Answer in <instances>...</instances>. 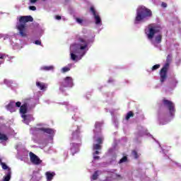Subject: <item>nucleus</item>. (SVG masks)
Instances as JSON below:
<instances>
[{"mask_svg": "<svg viewBox=\"0 0 181 181\" xmlns=\"http://www.w3.org/2000/svg\"><path fill=\"white\" fill-rule=\"evenodd\" d=\"M78 42L80 44H78V47L71 52V59L74 62H76V60L78 57L76 54H81V57H83V56L86 54V52L84 51V49L88 47V41L87 40V38L86 37H80L78 38Z\"/></svg>", "mask_w": 181, "mask_h": 181, "instance_id": "obj_1", "label": "nucleus"}, {"mask_svg": "<svg viewBox=\"0 0 181 181\" xmlns=\"http://www.w3.org/2000/svg\"><path fill=\"white\" fill-rule=\"evenodd\" d=\"M28 22H33V17L32 16H21L19 18V23L16 25V28L19 31V35L21 37H26V23Z\"/></svg>", "mask_w": 181, "mask_h": 181, "instance_id": "obj_2", "label": "nucleus"}, {"mask_svg": "<svg viewBox=\"0 0 181 181\" xmlns=\"http://www.w3.org/2000/svg\"><path fill=\"white\" fill-rule=\"evenodd\" d=\"M152 11L144 6L139 7L136 9V16L134 19V23H139L148 18H152Z\"/></svg>", "mask_w": 181, "mask_h": 181, "instance_id": "obj_3", "label": "nucleus"}, {"mask_svg": "<svg viewBox=\"0 0 181 181\" xmlns=\"http://www.w3.org/2000/svg\"><path fill=\"white\" fill-rule=\"evenodd\" d=\"M162 30V27L158 24L151 23L148 26V32L146 35L149 40H152L156 33H159Z\"/></svg>", "mask_w": 181, "mask_h": 181, "instance_id": "obj_4", "label": "nucleus"}, {"mask_svg": "<svg viewBox=\"0 0 181 181\" xmlns=\"http://www.w3.org/2000/svg\"><path fill=\"white\" fill-rule=\"evenodd\" d=\"M163 104L164 107H167L169 111L170 117H175V112H176V109L175 108V103L172 100L168 99H163Z\"/></svg>", "mask_w": 181, "mask_h": 181, "instance_id": "obj_5", "label": "nucleus"}, {"mask_svg": "<svg viewBox=\"0 0 181 181\" xmlns=\"http://www.w3.org/2000/svg\"><path fill=\"white\" fill-rule=\"evenodd\" d=\"M67 87H73V78L66 76L64 78V81L60 83V90L66 88Z\"/></svg>", "mask_w": 181, "mask_h": 181, "instance_id": "obj_6", "label": "nucleus"}, {"mask_svg": "<svg viewBox=\"0 0 181 181\" xmlns=\"http://www.w3.org/2000/svg\"><path fill=\"white\" fill-rule=\"evenodd\" d=\"M168 68L167 66H163L160 71V83H165V80L168 78Z\"/></svg>", "mask_w": 181, "mask_h": 181, "instance_id": "obj_7", "label": "nucleus"}, {"mask_svg": "<svg viewBox=\"0 0 181 181\" xmlns=\"http://www.w3.org/2000/svg\"><path fill=\"white\" fill-rule=\"evenodd\" d=\"M30 162L33 163V165H40V163H42V160H40V158H39V157L33 152H30Z\"/></svg>", "mask_w": 181, "mask_h": 181, "instance_id": "obj_8", "label": "nucleus"}, {"mask_svg": "<svg viewBox=\"0 0 181 181\" xmlns=\"http://www.w3.org/2000/svg\"><path fill=\"white\" fill-rule=\"evenodd\" d=\"M90 12L93 13L94 18H95V22L96 25H100L101 23V18H100V16L97 14V11H95V8H94L93 6L90 8Z\"/></svg>", "mask_w": 181, "mask_h": 181, "instance_id": "obj_9", "label": "nucleus"}, {"mask_svg": "<svg viewBox=\"0 0 181 181\" xmlns=\"http://www.w3.org/2000/svg\"><path fill=\"white\" fill-rule=\"evenodd\" d=\"M35 131H40L41 132L47 134L48 135H53L54 134V130L50 128L38 127L35 129Z\"/></svg>", "mask_w": 181, "mask_h": 181, "instance_id": "obj_10", "label": "nucleus"}, {"mask_svg": "<svg viewBox=\"0 0 181 181\" xmlns=\"http://www.w3.org/2000/svg\"><path fill=\"white\" fill-rule=\"evenodd\" d=\"M6 108L10 112H15L16 107H15V102H10L7 105Z\"/></svg>", "mask_w": 181, "mask_h": 181, "instance_id": "obj_11", "label": "nucleus"}, {"mask_svg": "<svg viewBox=\"0 0 181 181\" xmlns=\"http://www.w3.org/2000/svg\"><path fill=\"white\" fill-rule=\"evenodd\" d=\"M12 176V170H10L8 172H5V175L4 177L3 181H9L11 180V177Z\"/></svg>", "mask_w": 181, "mask_h": 181, "instance_id": "obj_12", "label": "nucleus"}, {"mask_svg": "<svg viewBox=\"0 0 181 181\" xmlns=\"http://www.w3.org/2000/svg\"><path fill=\"white\" fill-rule=\"evenodd\" d=\"M21 114H26L28 112V103L23 104L20 107Z\"/></svg>", "mask_w": 181, "mask_h": 181, "instance_id": "obj_13", "label": "nucleus"}, {"mask_svg": "<svg viewBox=\"0 0 181 181\" xmlns=\"http://www.w3.org/2000/svg\"><path fill=\"white\" fill-rule=\"evenodd\" d=\"M45 175L47 176V180L51 181V180H53V177H54V176L56 175V173L47 172Z\"/></svg>", "mask_w": 181, "mask_h": 181, "instance_id": "obj_14", "label": "nucleus"}, {"mask_svg": "<svg viewBox=\"0 0 181 181\" xmlns=\"http://www.w3.org/2000/svg\"><path fill=\"white\" fill-rule=\"evenodd\" d=\"M170 62H172V54H168L166 58V62L164 65V67L169 68V66H170Z\"/></svg>", "mask_w": 181, "mask_h": 181, "instance_id": "obj_15", "label": "nucleus"}, {"mask_svg": "<svg viewBox=\"0 0 181 181\" xmlns=\"http://www.w3.org/2000/svg\"><path fill=\"white\" fill-rule=\"evenodd\" d=\"M36 86L40 88V90H46V88H47V86L44 83L36 82Z\"/></svg>", "mask_w": 181, "mask_h": 181, "instance_id": "obj_16", "label": "nucleus"}, {"mask_svg": "<svg viewBox=\"0 0 181 181\" xmlns=\"http://www.w3.org/2000/svg\"><path fill=\"white\" fill-rule=\"evenodd\" d=\"M1 166L2 167V169H4V170H6L5 172H8L9 170H11V168L6 165V163H1Z\"/></svg>", "mask_w": 181, "mask_h": 181, "instance_id": "obj_17", "label": "nucleus"}, {"mask_svg": "<svg viewBox=\"0 0 181 181\" xmlns=\"http://www.w3.org/2000/svg\"><path fill=\"white\" fill-rule=\"evenodd\" d=\"M155 40H156V43H162V34H159L156 37H155Z\"/></svg>", "mask_w": 181, "mask_h": 181, "instance_id": "obj_18", "label": "nucleus"}, {"mask_svg": "<svg viewBox=\"0 0 181 181\" xmlns=\"http://www.w3.org/2000/svg\"><path fill=\"white\" fill-rule=\"evenodd\" d=\"M54 66H43L41 68L42 70H45V71H50V70H53Z\"/></svg>", "mask_w": 181, "mask_h": 181, "instance_id": "obj_19", "label": "nucleus"}, {"mask_svg": "<svg viewBox=\"0 0 181 181\" xmlns=\"http://www.w3.org/2000/svg\"><path fill=\"white\" fill-rule=\"evenodd\" d=\"M98 173H100V171L98 170H96L94 172L93 175H92L93 180H97V179H98V176H99Z\"/></svg>", "mask_w": 181, "mask_h": 181, "instance_id": "obj_20", "label": "nucleus"}, {"mask_svg": "<svg viewBox=\"0 0 181 181\" xmlns=\"http://www.w3.org/2000/svg\"><path fill=\"white\" fill-rule=\"evenodd\" d=\"M132 117H134V112L133 111H129L125 117V119H127V121H128L129 119V118H132Z\"/></svg>", "mask_w": 181, "mask_h": 181, "instance_id": "obj_21", "label": "nucleus"}, {"mask_svg": "<svg viewBox=\"0 0 181 181\" xmlns=\"http://www.w3.org/2000/svg\"><path fill=\"white\" fill-rule=\"evenodd\" d=\"M8 139V136L2 133H0V141H6Z\"/></svg>", "mask_w": 181, "mask_h": 181, "instance_id": "obj_22", "label": "nucleus"}, {"mask_svg": "<svg viewBox=\"0 0 181 181\" xmlns=\"http://www.w3.org/2000/svg\"><path fill=\"white\" fill-rule=\"evenodd\" d=\"M93 148L95 151H100L102 147L101 145L100 144H93Z\"/></svg>", "mask_w": 181, "mask_h": 181, "instance_id": "obj_23", "label": "nucleus"}, {"mask_svg": "<svg viewBox=\"0 0 181 181\" xmlns=\"http://www.w3.org/2000/svg\"><path fill=\"white\" fill-rule=\"evenodd\" d=\"M128 160V157L123 156L122 158H121L119 161V163H124V162H127Z\"/></svg>", "mask_w": 181, "mask_h": 181, "instance_id": "obj_24", "label": "nucleus"}, {"mask_svg": "<svg viewBox=\"0 0 181 181\" xmlns=\"http://www.w3.org/2000/svg\"><path fill=\"white\" fill-rule=\"evenodd\" d=\"M73 136L75 135H80V127H77V129L72 133Z\"/></svg>", "mask_w": 181, "mask_h": 181, "instance_id": "obj_25", "label": "nucleus"}, {"mask_svg": "<svg viewBox=\"0 0 181 181\" xmlns=\"http://www.w3.org/2000/svg\"><path fill=\"white\" fill-rule=\"evenodd\" d=\"M132 155L135 158V159H138V158H139V156L138 155V152H136V151L135 150L132 151Z\"/></svg>", "mask_w": 181, "mask_h": 181, "instance_id": "obj_26", "label": "nucleus"}, {"mask_svg": "<svg viewBox=\"0 0 181 181\" xmlns=\"http://www.w3.org/2000/svg\"><path fill=\"white\" fill-rule=\"evenodd\" d=\"M159 67H160V64H156L154 65L152 68H151V70L153 71H154V70H158V69H159Z\"/></svg>", "mask_w": 181, "mask_h": 181, "instance_id": "obj_27", "label": "nucleus"}, {"mask_svg": "<svg viewBox=\"0 0 181 181\" xmlns=\"http://www.w3.org/2000/svg\"><path fill=\"white\" fill-rule=\"evenodd\" d=\"M67 71H70V68L67 66L62 68V73H67Z\"/></svg>", "mask_w": 181, "mask_h": 181, "instance_id": "obj_28", "label": "nucleus"}, {"mask_svg": "<svg viewBox=\"0 0 181 181\" xmlns=\"http://www.w3.org/2000/svg\"><path fill=\"white\" fill-rule=\"evenodd\" d=\"M97 142H98V144L101 145V144H103V139L100 137L98 138Z\"/></svg>", "mask_w": 181, "mask_h": 181, "instance_id": "obj_29", "label": "nucleus"}, {"mask_svg": "<svg viewBox=\"0 0 181 181\" xmlns=\"http://www.w3.org/2000/svg\"><path fill=\"white\" fill-rule=\"evenodd\" d=\"M28 8L30 11H36V6H30Z\"/></svg>", "mask_w": 181, "mask_h": 181, "instance_id": "obj_30", "label": "nucleus"}, {"mask_svg": "<svg viewBox=\"0 0 181 181\" xmlns=\"http://www.w3.org/2000/svg\"><path fill=\"white\" fill-rule=\"evenodd\" d=\"M16 107H17L18 108L22 107V103L21 102L16 103Z\"/></svg>", "mask_w": 181, "mask_h": 181, "instance_id": "obj_31", "label": "nucleus"}, {"mask_svg": "<svg viewBox=\"0 0 181 181\" xmlns=\"http://www.w3.org/2000/svg\"><path fill=\"white\" fill-rule=\"evenodd\" d=\"M35 45H42V41L40 40H35Z\"/></svg>", "mask_w": 181, "mask_h": 181, "instance_id": "obj_32", "label": "nucleus"}, {"mask_svg": "<svg viewBox=\"0 0 181 181\" xmlns=\"http://www.w3.org/2000/svg\"><path fill=\"white\" fill-rule=\"evenodd\" d=\"M76 22H78V23H83V20L81 18H76Z\"/></svg>", "mask_w": 181, "mask_h": 181, "instance_id": "obj_33", "label": "nucleus"}, {"mask_svg": "<svg viewBox=\"0 0 181 181\" xmlns=\"http://www.w3.org/2000/svg\"><path fill=\"white\" fill-rule=\"evenodd\" d=\"M161 6H163V8H166L168 6V4L166 3H162Z\"/></svg>", "mask_w": 181, "mask_h": 181, "instance_id": "obj_34", "label": "nucleus"}, {"mask_svg": "<svg viewBox=\"0 0 181 181\" xmlns=\"http://www.w3.org/2000/svg\"><path fill=\"white\" fill-rule=\"evenodd\" d=\"M55 18H56L57 21H60V19H62V16H55Z\"/></svg>", "mask_w": 181, "mask_h": 181, "instance_id": "obj_35", "label": "nucleus"}, {"mask_svg": "<svg viewBox=\"0 0 181 181\" xmlns=\"http://www.w3.org/2000/svg\"><path fill=\"white\" fill-rule=\"evenodd\" d=\"M30 4H36L37 2V0H30Z\"/></svg>", "mask_w": 181, "mask_h": 181, "instance_id": "obj_36", "label": "nucleus"}, {"mask_svg": "<svg viewBox=\"0 0 181 181\" xmlns=\"http://www.w3.org/2000/svg\"><path fill=\"white\" fill-rule=\"evenodd\" d=\"M5 57H6V56H5L4 54L0 55V59H5Z\"/></svg>", "mask_w": 181, "mask_h": 181, "instance_id": "obj_37", "label": "nucleus"}, {"mask_svg": "<svg viewBox=\"0 0 181 181\" xmlns=\"http://www.w3.org/2000/svg\"><path fill=\"white\" fill-rule=\"evenodd\" d=\"M100 154V151H95L94 153V155H99Z\"/></svg>", "mask_w": 181, "mask_h": 181, "instance_id": "obj_38", "label": "nucleus"}, {"mask_svg": "<svg viewBox=\"0 0 181 181\" xmlns=\"http://www.w3.org/2000/svg\"><path fill=\"white\" fill-rule=\"evenodd\" d=\"M93 158L98 160V159H100V156H95L93 157Z\"/></svg>", "mask_w": 181, "mask_h": 181, "instance_id": "obj_39", "label": "nucleus"}, {"mask_svg": "<svg viewBox=\"0 0 181 181\" xmlns=\"http://www.w3.org/2000/svg\"><path fill=\"white\" fill-rule=\"evenodd\" d=\"M139 136H142V134H138V138H139Z\"/></svg>", "mask_w": 181, "mask_h": 181, "instance_id": "obj_40", "label": "nucleus"}, {"mask_svg": "<svg viewBox=\"0 0 181 181\" xmlns=\"http://www.w3.org/2000/svg\"><path fill=\"white\" fill-rule=\"evenodd\" d=\"M2 160L1 159H0V165H2Z\"/></svg>", "mask_w": 181, "mask_h": 181, "instance_id": "obj_41", "label": "nucleus"}, {"mask_svg": "<svg viewBox=\"0 0 181 181\" xmlns=\"http://www.w3.org/2000/svg\"><path fill=\"white\" fill-rule=\"evenodd\" d=\"M23 117V118H26V115H25Z\"/></svg>", "mask_w": 181, "mask_h": 181, "instance_id": "obj_42", "label": "nucleus"}, {"mask_svg": "<svg viewBox=\"0 0 181 181\" xmlns=\"http://www.w3.org/2000/svg\"><path fill=\"white\" fill-rule=\"evenodd\" d=\"M1 64V63L0 62V65Z\"/></svg>", "mask_w": 181, "mask_h": 181, "instance_id": "obj_43", "label": "nucleus"}]
</instances>
